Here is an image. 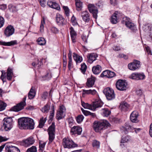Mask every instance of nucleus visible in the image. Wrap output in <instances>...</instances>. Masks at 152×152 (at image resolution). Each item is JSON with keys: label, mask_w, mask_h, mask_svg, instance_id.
I'll return each instance as SVG.
<instances>
[{"label": "nucleus", "mask_w": 152, "mask_h": 152, "mask_svg": "<svg viewBox=\"0 0 152 152\" xmlns=\"http://www.w3.org/2000/svg\"><path fill=\"white\" fill-rule=\"evenodd\" d=\"M18 126L21 129L33 130L35 123L34 120L28 117H22L18 120Z\"/></svg>", "instance_id": "nucleus-1"}, {"label": "nucleus", "mask_w": 152, "mask_h": 152, "mask_svg": "<svg viewBox=\"0 0 152 152\" xmlns=\"http://www.w3.org/2000/svg\"><path fill=\"white\" fill-rule=\"evenodd\" d=\"M94 128L96 132H100L102 130L105 129L110 124L106 120L98 121H95L94 123Z\"/></svg>", "instance_id": "nucleus-2"}, {"label": "nucleus", "mask_w": 152, "mask_h": 152, "mask_svg": "<svg viewBox=\"0 0 152 152\" xmlns=\"http://www.w3.org/2000/svg\"><path fill=\"white\" fill-rule=\"evenodd\" d=\"M141 129L140 128H136L129 125L127 123H125V126L121 128V131L122 133L125 134H128L129 132H134L136 134L138 133Z\"/></svg>", "instance_id": "nucleus-3"}, {"label": "nucleus", "mask_w": 152, "mask_h": 152, "mask_svg": "<svg viewBox=\"0 0 152 152\" xmlns=\"http://www.w3.org/2000/svg\"><path fill=\"white\" fill-rule=\"evenodd\" d=\"M62 145L65 148H70L78 146L77 144L75 143L69 137L64 138L63 139Z\"/></svg>", "instance_id": "nucleus-4"}, {"label": "nucleus", "mask_w": 152, "mask_h": 152, "mask_svg": "<svg viewBox=\"0 0 152 152\" xmlns=\"http://www.w3.org/2000/svg\"><path fill=\"white\" fill-rule=\"evenodd\" d=\"M48 131L49 135L48 144H50L52 142L55 137V123L53 122L51 125L49 127Z\"/></svg>", "instance_id": "nucleus-5"}, {"label": "nucleus", "mask_w": 152, "mask_h": 152, "mask_svg": "<svg viewBox=\"0 0 152 152\" xmlns=\"http://www.w3.org/2000/svg\"><path fill=\"white\" fill-rule=\"evenodd\" d=\"M103 92L108 100H111L115 98V94L112 89L108 87L104 89Z\"/></svg>", "instance_id": "nucleus-6"}, {"label": "nucleus", "mask_w": 152, "mask_h": 152, "mask_svg": "<svg viewBox=\"0 0 152 152\" xmlns=\"http://www.w3.org/2000/svg\"><path fill=\"white\" fill-rule=\"evenodd\" d=\"M26 97L25 96L23 98V101L17 104L16 105L12 107L10 109V111H12L18 112L23 110L24 107L26 105Z\"/></svg>", "instance_id": "nucleus-7"}, {"label": "nucleus", "mask_w": 152, "mask_h": 152, "mask_svg": "<svg viewBox=\"0 0 152 152\" xmlns=\"http://www.w3.org/2000/svg\"><path fill=\"white\" fill-rule=\"evenodd\" d=\"M127 85L126 83L121 80H118L115 84L116 88L118 90L122 91L126 90Z\"/></svg>", "instance_id": "nucleus-8"}, {"label": "nucleus", "mask_w": 152, "mask_h": 152, "mask_svg": "<svg viewBox=\"0 0 152 152\" xmlns=\"http://www.w3.org/2000/svg\"><path fill=\"white\" fill-rule=\"evenodd\" d=\"M140 62L137 60H134L132 62L128 64L129 69L132 70H135L140 67Z\"/></svg>", "instance_id": "nucleus-9"}, {"label": "nucleus", "mask_w": 152, "mask_h": 152, "mask_svg": "<svg viewBox=\"0 0 152 152\" xmlns=\"http://www.w3.org/2000/svg\"><path fill=\"white\" fill-rule=\"evenodd\" d=\"M145 77V76L143 73H133L130 76V78L135 80H143Z\"/></svg>", "instance_id": "nucleus-10"}, {"label": "nucleus", "mask_w": 152, "mask_h": 152, "mask_svg": "<svg viewBox=\"0 0 152 152\" xmlns=\"http://www.w3.org/2000/svg\"><path fill=\"white\" fill-rule=\"evenodd\" d=\"M65 110V107L63 105L60 107L56 114V118L57 119L60 120L64 117L65 115L64 113Z\"/></svg>", "instance_id": "nucleus-11"}, {"label": "nucleus", "mask_w": 152, "mask_h": 152, "mask_svg": "<svg viewBox=\"0 0 152 152\" xmlns=\"http://www.w3.org/2000/svg\"><path fill=\"white\" fill-rule=\"evenodd\" d=\"M88 8L90 12L92 14L94 18L96 19L98 13L97 8L94 4H90L88 5Z\"/></svg>", "instance_id": "nucleus-12"}, {"label": "nucleus", "mask_w": 152, "mask_h": 152, "mask_svg": "<svg viewBox=\"0 0 152 152\" xmlns=\"http://www.w3.org/2000/svg\"><path fill=\"white\" fill-rule=\"evenodd\" d=\"M35 140L34 138L32 137H30L27 139L23 140L22 143L23 145L25 147H28L33 144Z\"/></svg>", "instance_id": "nucleus-13"}, {"label": "nucleus", "mask_w": 152, "mask_h": 152, "mask_svg": "<svg viewBox=\"0 0 152 152\" xmlns=\"http://www.w3.org/2000/svg\"><path fill=\"white\" fill-rule=\"evenodd\" d=\"M56 19L57 23L59 25H63L66 23V20L62 15L59 14H57Z\"/></svg>", "instance_id": "nucleus-14"}, {"label": "nucleus", "mask_w": 152, "mask_h": 152, "mask_svg": "<svg viewBox=\"0 0 152 152\" xmlns=\"http://www.w3.org/2000/svg\"><path fill=\"white\" fill-rule=\"evenodd\" d=\"M81 16L83 20L86 22H88L90 20V15L86 11L81 12Z\"/></svg>", "instance_id": "nucleus-15"}, {"label": "nucleus", "mask_w": 152, "mask_h": 152, "mask_svg": "<svg viewBox=\"0 0 152 152\" xmlns=\"http://www.w3.org/2000/svg\"><path fill=\"white\" fill-rule=\"evenodd\" d=\"M139 114L138 112L136 111H133L130 115V120L133 123H137L138 122V117Z\"/></svg>", "instance_id": "nucleus-16"}, {"label": "nucleus", "mask_w": 152, "mask_h": 152, "mask_svg": "<svg viewBox=\"0 0 152 152\" xmlns=\"http://www.w3.org/2000/svg\"><path fill=\"white\" fill-rule=\"evenodd\" d=\"M2 74L1 76V78L3 82L6 81V78L8 80H10V67H9L7 69V73L5 71H1Z\"/></svg>", "instance_id": "nucleus-17"}, {"label": "nucleus", "mask_w": 152, "mask_h": 152, "mask_svg": "<svg viewBox=\"0 0 152 152\" xmlns=\"http://www.w3.org/2000/svg\"><path fill=\"white\" fill-rule=\"evenodd\" d=\"M47 4L49 7L56 9L58 10H60V7L59 4L56 2L51 0H49L47 2Z\"/></svg>", "instance_id": "nucleus-18"}, {"label": "nucleus", "mask_w": 152, "mask_h": 152, "mask_svg": "<svg viewBox=\"0 0 152 152\" xmlns=\"http://www.w3.org/2000/svg\"><path fill=\"white\" fill-rule=\"evenodd\" d=\"M82 132V129L81 128L75 126H74L72 128L70 131L72 134L80 135L81 134Z\"/></svg>", "instance_id": "nucleus-19"}, {"label": "nucleus", "mask_w": 152, "mask_h": 152, "mask_svg": "<svg viewBox=\"0 0 152 152\" xmlns=\"http://www.w3.org/2000/svg\"><path fill=\"white\" fill-rule=\"evenodd\" d=\"M103 104V102L100 100H96L94 102L92 103V107H94L92 110L94 111L96 108L101 107Z\"/></svg>", "instance_id": "nucleus-20"}, {"label": "nucleus", "mask_w": 152, "mask_h": 152, "mask_svg": "<svg viewBox=\"0 0 152 152\" xmlns=\"http://www.w3.org/2000/svg\"><path fill=\"white\" fill-rule=\"evenodd\" d=\"M3 126L5 131L10 130V117L5 118L3 120Z\"/></svg>", "instance_id": "nucleus-21"}, {"label": "nucleus", "mask_w": 152, "mask_h": 152, "mask_svg": "<svg viewBox=\"0 0 152 152\" xmlns=\"http://www.w3.org/2000/svg\"><path fill=\"white\" fill-rule=\"evenodd\" d=\"M120 108L122 111L126 112L129 110V105L126 102H122L120 106Z\"/></svg>", "instance_id": "nucleus-22"}, {"label": "nucleus", "mask_w": 152, "mask_h": 152, "mask_svg": "<svg viewBox=\"0 0 152 152\" xmlns=\"http://www.w3.org/2000/svg\"><path fill=\"white\" fill-rule=\"evenodd\" d=\"M97 57V56L96 54L94 53L89 54L87 56L88 58L87 61L89 63L91 64L96 59Z\"/></svg>", "instance_id": "nucleus-23"}, {"label": "nucleus", "mask_w": 152, "mask_h": 152, "mask_svg": "<svg viewBox=\"0 0 152 152\" xmlns=\"http://www.w3.org/2000/svg\"><path fill=\"white\" fill-rule=\"evenodd\" d=\"M143 29L145 31H146L149 29V37L150 38L152 39V26L149 23L145 24L143 27Z\"/></svg>", "instance_id": "nucleus-24"}, {"label": "nucleus", "mask_w": 152, "mask_h": 152, "mask_svg": "<svg viewBox=\"0 0 152 152\" xmlns=\"http://www.w3.org/2000/svg\"><path fill=\"white\" fill-rule=\"evenodd\" d=\"M70 30V32L72 42L73 43H75L76 42L77 33L74 31L73 27H71Z\"/></svg>", "instance_id": "nucleus-25"}, {"label": "nucleus", "mask_w": 152, "mask_h": 152, "mask_svg": "<svg viewBox=\"0 0 152 152\" xmlns=\"http://www.w3.org/2000/svg\"><path fill=\"white\" fill-rule=\"evenodd\" d=\"M118 11H116L112 15L110 20L111 22L112 23L116 24L117 23L118 17Z\"/></svg>", "instance_id": "nucleus-26"}, {"label": "nucleus", "mask_w": 152, "mask_h": 152, "mask_svg": "<svg viewBox=\"0 0 152 152\" xmlns=\"http://www.w3.org/2000/svg\"><path fill=\"white\" fill-rule=\"evenodd\" d=\"M96 79L95 77L92 76L90 78L88 79L86 83L87 86L88 87H92L94 84Z\"/></svg>", "instance_id": "nucleus-27"}, {"label": "nucleus", "mask_w": 152, "mask_h": 152, "mask_svg": "<svg viewBox=\"0 0 152 152\" xmlns=\"http://www.w3.org/2000/svg\"><path fill=\"white\" fill-rule=\"evenodd\" d=\"M36 93L35 88L32 86L28 93V97L29 99H31L34 98L35 96Z\"/></svg>", "instance_id": "nucleus-28"}, {"label": "nucleus", "mask_w": 152, "mask_h": 152, "mask_svg": "<svg viewBox=\"0 0 152 152\" xmlns=\"http://www.w3.org/2000/svg\"><path fill=\"white\" fill-rule=\"evenodd\" d=\"M102 67L101 66L97 65L96 66H94L92 68L93 73L95 74H98L101 71Z\"/></svg>", "instance_id": "nucleus-29"}, {"label": "nucleus", "mask_w": 152, "mask_h": 152, "mask_svg": "<svg viewBox=\"0 0 152 152\" xmlns=\"http://www.w3.org/2000/svg\"><path fill=\"white\" fill-rule=\"evenodd\" d=\"M122 23H125L126 26L132 30H134L135 28V26L134 24L129 21H125L124 20Z\"/></svg>", "instance_id": "nucleus-30"}, {"label": "nucleus", "mask_w": 152, "mask_h": 152, "mask_svg": "<svg viewBox=\"0 0 152 152\" xmlns=\"http://www.w3.org/2000/svg\"><path fill=\"white\" fill-rule=\"evenodd\" d=\"M101 113L104 116L108 117L110 114L111 111L109 109L104 108L101 110Z\"/></svg>", "instance_id": "nucleus-31"}, {"label": "nucleus", "mask_w": 152, "mask_h": 152, "mask_svg": "<svg viewBox=\"0 0 152 152\" xmlns=\"http://www.w3.org/2000/svg\"><path fill=\"white\" fill-rule=\"evenodd\" d=\"M73 57L77 63H80L83 60L82 57L75 53H73Z\"/></svg>", "instance_id": "nucleus-32"}, {"label": "nucleus", "mask_w": 152, "mask_h": 152, "mask_svg": "<svg viewBox=\"0 0 152 152\" xmlns=\"http://www.w3.org/2000/svg\"><path fill=\"white\" fill-rule=\"evenodd\" d=\"M81 104L82 106L85 109L92 110V108H94V107H92V104H89L87 103H86L83 101H81Z\"/></svg>", "instance_id": "nucleus-33"}, {"label": "nucleus", "mask_w": 152, "mask_h": 152, "mask_svg": "<svg viewBox=\"0 0 152 152\" xmlns=\"http://www.w3.org/2000/svg\"><path fill=\"white\" fill-rule=\"evenodd\" d=\"M46 120V118H44L43 117L41 118L39 121V124L38 126L40 128H42L44 126Z\"/></svg>", "instance_id": "nucleus-34"}, {"label": "nucleus", "mask_w": 152, "mask_h": 152, "mask_svg": "<svg viewBox=\"0 0 152 152\" xmlns=\"http://www.w3.org/2000/svg\"><path fill=\"white\" fill-rule=\"evenodd\" d=\"M6 146L5 149L6 152H10V144L9 143H6L0 146V152H1L5 146Z\"/></svg>", "instance_id": "nucleus-35"}, {"label": "nucleus", "mask_w": 152, "mask_h": 152, "mask_svg": "<svg viewBox=\"0 0 152 152\" xmlns=\"http://www.w3.org/2000/svg\"><path fill=\"white\" fill-rule=\"evenodd\" d=\"M131 140V137L129 135H127L124 137L122 138L121 140L120 143H123L127 142Z\"/></svg>", "instance_id": "nucleus-36"}, {"label": "nucleus", "mask_w": 152, "mask_h": 152, "mask_svg": "<svg viewBox=\"0 0 152 152\" xmlns=\"http://www.w3.org/2000/svg\"><path fill=\"white\" fill-rule=\"evenodd\" d=\"M75 4L77 10L80 11L82 8V3L80 0H75Z\"/></svg>", "instance_id": "nucleus-37"}, {"label": "nucleus", "mask_w": 152, "mask_h": 152, "mask_svg": "<svg viewBox=\"0 0 152 152\" xmlns=\"http://www.w3.org/2000/svg\"><path fill=\"white\" fill-rule=\"evenodd\" d=\"M37 42L39 45H44L46 43L45 40L43 37L39 38L37 39Z\"/></svg>", "instance_id": "nucleus-38"}, {"label": "nucleus", "mask_w": 152, "mask_h": 152, "mask_svg": "<svg viewBox=\"0 0 152 152\" xmlns=\"http://www.w3.org/2000/svg\"><path fill=\"white\" fill-rule=\"evenodd\" d=\"M51 110H52L50 112V114L49 116V118L50 120H52L54 116V107L53 104L51 105Z\"/></svg>", "instance_id": "nucleus-39"}, {"label": "nucleus", "mask_w": 152, "mask_h": 152, "mask_svg": "<svg viewBox=\"0 0 152 152\" xmlns=\"http://www.w3.org/2000/svg\"><path fill=\"white\" fill-rule=\"evenodd\" d=\"M83 91L85 94H91L92 95H94L96 93V91L95 89H93V90L90 89L87 90H83Z\"/></svg>", "instance_id": "nucleus-40"}, {"label": "nucleus", "mask_w": 152, "mask_h": 152, "mask_svg": "<svg viewBox=\"0 0 152 152\" xmlns=\"http://www.w3.org/2000/svg\"><path fill=\"white\" fill-rule=\"evenodd\" d=\"M100 142L96 140H94L92 142V146L94 147L99 148L100 146Z\"/></svg>", "instance_id": "nucleus-41"}, {"label": "nucleus", "mask_w": 152, "mask_h": 152, "mask_svg": "<svg viewBox=\"0 0 152 152\" xmlns=\"http://www.w3.org/2000/svg\"><path fill=\"white\" fill-rule=\"evenodd\" d=\"M42 60H43V59H41L40 61H39V60L38 59L37 63H36L35 62H33L32 63V65L35 67H36L37 66H38V67L39 68V66H41L43 64L42 62Z\"/></svg>", "instance_id": "nucleus-42"}, {"label": "nucleus", "mask_w": 152, "mask_h": 152, "mask_svg": "<svg viewBox=\"0 0 152 152\" xmlns=\"http://www.w3.org/2000/svg\"><path fill=\"white\" fill-rule=\"evenodd\" d=\"M87 68V66L84 63L81 64V67L80 69L81 72L83 74H85Z\"/></svg>", "instance_id": "nucleus-43"}, {"label": "nucleus", "mask_w": 152, "mask_h": 152, "mask_svg": "<svg viewBox=\"0 0 152 152\" xmlns=\"http://www.w3.org/2000/svg\"><path fill=\"white\" fill-rule=\"evenodd\" d=\"M10 152H20V151L16 147L10 145Z\"/></svg>", "instance_id": "nucleus-44"}, {"label": "nucleus", "mask_w": 152, "mask_h": 152, "mask_svg": "<svg viewBox=\"0 0 152 152\" xmlns=\"http://www.w3.org/2000/svg\"><path fill=\"white\" fill-rule=\"evenodd\" d=\"M52 77L51 73L50 71L47 72L46 75L43 77L45 80H49Z\"/></svg>", "instance_id": "nucleus-45"}, {"label": "nucleus", "mask_w": 152, "mask_h": 152, "mask_svg": "<svg viewBox=\"0 0 152 152\" xmlns=\"http://www.w3.org/2000/svg\"><path fill=\"white\" fill-rule=\"evenodd\" d=\"M37 148L35 146H33L28 149L26 152H37Z\"/></svg>", "instance_id": "nucleus-46"}, {"label": "nucleus", "mask_w": 152, "mask_h": 152, "mask_svg": "<svg viewBox=\"0 0 152 152\" xmlns=\"http://www.w3.org/2000/svg\"><path fill=\"white\" fill-rule=\"evenodd\" d=\"M84 116L82 115H78L77 117L76 121L78 123H80L83 120Z\"/></svg>", "instance_id": "nucleus-47"}, {"label": "nucleus", "mask_w": 152, "mask_h": 152, "mask_svg": "<svg viewBox=\"0 0 152 152\" xmlns=\"http://www.w3.org/2000/svg\"><path fill=\"white\" fill-rule=\"evenodd\" d=\"M4 34L7 37L10 36V25H8L4 30Z\"/></svg>", "instance_id": "nucleus-48"}, {"label": "nucleus", "mask_w": 152, "mask_h": 152, "mask_svg": "<svg viewBox=\"0 0 152 152\" xmlns=\"http://www.w3.org/2000/svg\"><path fill=\"white\" fill-rule=\"evenodd\" d=\"M50 109V106L48 104H46L42 109V111L43 112H48Z\"/></svg>", "instance_id": "nucleus-49"}, {"label": "nucleus", "mask_w": 152, "mask_h": 152, "mask_svg": "<svg viewBox=\"0 0 152 152\" xmlns=\"http://www.w3.org/2000/svg\"><path fill=\"white\" fill-rule=\"evenodd\" d=\"M115 75H116L115 72L108 70L107 76L108 78H112L115 76Z\"/></svg>", "instance_id": "nucleus-50"}, {"label": "nucleus", "mask_w": 152, "mask_h": 152, "mask_svg": "<svg viewBox=\"0 0 152 152\" xmlns=\"http://www.w3.org/2000/svg\"><path fill=\"white\" fill-rule=\"evenodd\" d=\"M108 70H106L103 72L100 75V76L101 77H107L108 75Z\"/></svg>", "instance_id": "nucleus-51"}, {"label": "nucleus", "mask_w": 152, "mask_h": 152, "mask_svg": "<svg viewBox=\"0 0 152 152\" xmlns=\"http://www.w3.org/2000/svg\"><path fill=\"white\" fill-rule=\"evenodd\" d=\"M48 93L47 91H45L43 92L42 95L41 96L43 100H45L46 99L48 96Z\"/></svg>", "instance_id": "nucleus-52"}, {"label": "nucleus", "mask_w": 152, "mask_h": 152, "mask_svg": "<svg viewBox=\"0 0 152 152\" xmlns=\"http://www.w3.org/2000/svg\"><path fill=\"white\" fill-rule=\"evenodd\" d=\"M63 8L66 15L68 16L69 15V10L67 7L64 6Z\"/></svg>", "instance_id": "nucleus-53"}, {"label": "nucleus", "mask_w": 152, "mask_h": 152, "mask_svg": "<svg viewBox=\"0 0 152 152\" xmlns=\"http://www.w3.org/2000/svg\"><path fill=\"white\" fill-rule=\"evenodd\" d=\"M0 45L5 46H10V42H6L2 41H0Z\"/></svg>", "instance_id": "nucleus-54"}, {"label": "nucleus", "mask_w": 152, "mask_h": 152, "mask_svg": "<svg viewBox=\"0 0 152 152\" xmlns=\"http://www.w3.org/2000/svg\"><path fill=\"white\" fill-rule=\"evenodd\" d=\"M6 104L5 103H3L0 104V111H2L5 109Z\"/></svg>", "instance_id": "nucleus-55"}, {"label": "nucleus", "mask_w": 152, "mask_h": 152, "mask_svg": "<svg viewBox=\"0 0 152 152\" xmlns=\"http://www.w3.org/2000/svg\"><path fill=\"white\" fill-rule=\"evenodd\" d=\"M4 18L0 16V28L2 27L4 23Z\"/></svg>", "instance_id": "nucleus-56"}, {"label": "nucleus", "mask_w": 152, "mask_h": 152, "mask_svg": "<svg viewBox=\"0 0 152 152\" xmlns=\"http://www.w3.org/2000/svg\"><path fill=\"white\" fill-rule=\"evenodd\" d=\"M8 139V138H7L5 137H2L1 136H0V142L6 141Z\"/></svg>", "instance_id": "nucleus-57"}, {"label": "nucleus", "mask_w": 152, "mask_h": 152, "mask_svg": "<svg viewBox=\"0 0 152 152\" xmlns=\"http://www.w3.org/2000/svg\"><path fill=\"white\" fill-rule=\"evenodd\" d=\"M73 121L74 120L72 118H69L68 119V122L70 127L72 126Z\"/></svg>", "instance_id": "nucleus-58"}, {"label": "nucleus", "mask_w": 152, "mask_h": 152, "mask_svg": "<svg viewBox=\"0 0 152 152\" xmlns=\"http://www.w3.org/2000/svg\"><path fill=\"white\" fill-rule=\"evenodd\" d=\"M81 110L83 113L86 116H88L89 115L90 112L88 111L84 110L83 108L81 109Z\"/></svg>", "instance_id": "nucleus-59"}, {"label": "nucleus", "mask_w": 152, "mask_h": 152, "mask_svg": "<svg viewBox=\"0 0 152 152\" xmlns=\"http://www.w3.org/2000/svg\"><path fill=\"white\" fill-rule=\"evenodd\" d=\"M45 24L44 20H43V21L42 20L40 26V30L41 31H42V30H43L44 27V25Z\"/></svg>", "instance_id": "nucleus-60"}, {"label": "nucleus", "mask_w": 152, "mask_h": 152, "mask_svg": "<svg viewBox=\"0 0 152 152\" xmlns=\"http://www.w3.org/2000/svg\"><path fill=\"white\" fill-rule=\"evenodd\" d=\"M45 143L44 142H40L39 145V147L40 149L43 148L45 147Z\"/></svg>", "instance_id": "nucleus-61"}, {"label": "nucleus", "mask_w": 152, "mask_h": 152, "mask_svg": "<svg viewBox=\"0 0 152 152\" xmlns=\"http://www.w3.org/2000/svg\"><path fill=\"white\" fill-rule=\"evenodd\" d=\"M15 31V29L13 27L10 25V36L13 34Z\"/></svg>", "instance_id": "nucleus-62"}, {"label": "nucleus", "mask_w": 152, "mask_h": 152, "mask_svg": "<svg viewBox=\"0 0 152 152\" xmlns=\"http://www.w3.org/2000/svg\"><path fill=\"white\" fill-rule=\"evenodd\" d=\"M18 44L16 40H12L10 41V46L17 45Z\"/></svg>", "instance_id": "nucleus-63"}, {"label": "nucleus", "mask_w": 152, "mask_h": 152, "mask_svg": "<svg viewBox=\"0 0 152 152\" xmlns=\"http://www.w3.org/2000/svg\"><path fill=\"white\" fill-rule=\"evenodd\" d=\"M145 49L149 55H152L151 51L150 48L148 47H145Z\"/></svg>", "instance_id": "nucleus-64"}]
</instances>
